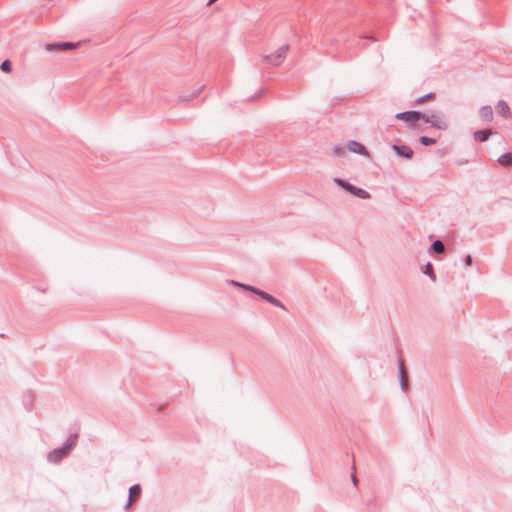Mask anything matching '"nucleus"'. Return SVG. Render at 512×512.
<instances>
[{"instance_id": "obj_5", "label": "nucleus", "mask_w": 512, "mask_h": 512, "mask_svg": "<svg viewBox=\"0 0 512 512\" xmlns=\"http://www.w3.org/2000/svg\"><path fill=\"white\" fill-rule=\"evenodd\" d=\"M396 118L405 122H416L422 119V113L417 111H407L398 113Z\"/></svg>"}, {"instance_id": "obj_14", "label": "nucleus", "mask_w": 512, "mask_h": 512, "mask_svg": "<svg viewBox=\"0 0 512 512\" xmlns=\"http://www.w3.org/2000/svg\"><path fill=\"white\" fill-rule=\"evenodd\" d=\"M490 134H491L490 130H481V131L475 132L474 137L476 140L483 142L488 139V136Z\"/></svg>"}, {"instance_id": "obj_11", "label": "nucleus", "mask_w": 512, "mask_h": 512, "mask_svg": "<svg viewBox=\"0 0 512 512\" xmlns=\"http://www.w3.org/2000/svg\"><path fill=\"white\" fill-rule=\"evenodd\" d=\"M140 493L141 487L139 485H134L130 488L128 506H130L139 497Z\"/></svg>"}, {"instance_id": "obj_6", "label": "nucleus", "mask_w": 512, "mask_h": 512, "mask_svg": "<svg viewBox=\"0 0 512 512\" xmlns=\"http://www.w3.org/2000/svg\"><path fill=\"white\" fill-rule=\"evenodd\" d=\"M70 450V445H67L63 448H60V449H56L54 451H52L49 455H48V459L50 462H53V463H57L59 462L64 456H66L68 454V451Z\"/></svg>"}, {"instance_id": "obj_7", "label": "nucleus", "mask_w": 512, "mask_h": 512, "mask_svg": "<svg viewBox=\"0 0 512 512\" xmlns=\"http://www.w3.org/2000/svg\"><path fill=\"white\" fill-rule=\"evenodd\" d=\"M78 43H71V42H64V43H57V44H49L46 46L47 50H73L78 47Z\"/></svg>"}, {"instance_id": "obj_20", "label": "nucleus", "mask_w": 512, "mask_h": 512, "mask_svg": "<svg viewBox=\"0 0 512 512\" xmlns=\"http://www.w3.org/2000/svg\"><path fill=\"white\" fill-rule=\"evenodd\" d=\"M400 369H401V373H402V385L405 386L406 385V382H405V372H404V365L403 363H401V366H400Z\"/></svg>"}, {"instance_id": "obj_16", "label": "nucleus", "mask_w": 512, "mask_h": 512, "mask_svg": "<svg viewBox=\"0 0 512 512\" xmlns=\"http://www.w3.org/2000/svg\"><path fill=\"white\" fill-rule=\"evenodd\" d=\"M434 97H435V95H434V94H432V93H430V94H427V95H425V96H423V97L418 98V99L416 100V103H417V104H423V103H425V102H426V101H428V100H433V99H434Z\"/></svg>"}, {"instance_id": "obj_24", "label": "nucleus", "mask_w": 512, "mask_h": 512, "mask_svg": "<svg viewBox=\"0 0 512 512\" xmlns=\"http://www.w3.org/2000/svg\"><path fill=\"white\" fill-rule=\"evenodd\" d=\"M202 89H203V87L199 88V89L197 90V93H196L195 95L200 94V92L202 91Z\"/></svg>"}, {"instance_id": "obj_25", "label": "nucleus", "mask_w": 512, "mask_h": 512, "mask_svg": "<svg viewBox=\"0 0 512 512\" xmlns=\"http://www.w3.org/2000/svg\"><path fill=\"white\" fill-rule=\"evenodd\" d=\"M356 481H357V479H356V477L354 476V477H353V482H354V483H356Z\"/></svg>"}, {"instance_id": "obj_4", "label": "nucleus", "mask_w": 512, "mask_h": 512, "mask_svg": "<svg viewBox=\"0 0 512 512\" xmlns=\"http://www.w3.org/2000/svg\"><path fill=\"white\" fill-rule=\"evenodd\" d=\"M231 283L233 285H235V286L242 287L244 289L250 290V291L258 294L260 297H262L263 299H265L269 303H271V304H273L275 306L281 307V304L279 303V301L277 299H275L274 297H272L271 295H269V294H267V293H265L263 291L256 290L253 287L246 286V285L240 284V283L235 282V281H232Z\"/></svg>"}, {"instance_id": "obj_22", "label": "nucleus", "mask_w": 512, "mask_h": 512, "mask_svg": "<svg viewBox=\"0 0 512 512\" xmlns=\"http://www.w3.org/2000/svg\"><path fill=\"white\" fill-rule=\"evenodd\" d=\"M465 262H466V264L471 265V263H472V258H471V256H470V255H468V256H467V258H466Z\"/></svg>"}, {"instance_id": "obj_3", "label": "nucleus", "mask_w": 512, "mask_h": 512, "mask_svg": "<svg viewBox=\"0 0 512 512\" xmlns=\"http://www.w3.org/2000/svg\"><path fill=\"white\" fill-rule=\"evenodd\" d=\"M334 182L341 186L342 188H344L346 191L350 192L351 194L361 198V199H368L370 198V195L368 192H366L365 190L361 189V188H357L345 181H343L342 179H339V178H335L334 179Z\"/></svg>"}, {"instance_id": "obj_21", "label": "nucleus", "mask_w": 512, "mask_h": 512, "mask_svg": "<svg viewBox=\"0 0 512 512\" xmlns=\"http://www.w3.org/2000/svg\"><path fill=\"white\" fill-rule=\"evenodd\" d=\"M427 274L431 275L433 278H434V275H433V271H432V265L431 264H428L427 265V268H426V271H425Z\"/></svg>"}, {"instance_id": "obj_18", "label": "nucleus", "mask_w": 512, "mask_h": 512, "mask_svg": "<svg viewBox=\"0 0 512 512\" xmlns=\"http://www.w3.org/2000/svg\"><path fill=\"white\" fill-rule=\"evenodd\" d=\"M1 69L2 71L8 73L11 71V63L9 60H5L2 64H1Z\"/></svg>"}, {"instance_id": "obj_13", "label": "nucleus", "mask_w": 512, "mask_h": 512, "mask_svg": "<svg viewBox=\"0 0 512 512\" xmlns=\"http://www.w3.org/2000/svg\"><path fill=\"white\" fill-rule=\"evenodd\" d=\"M498 162L502 165V166H511L512 165V154L511 153H506L502 156L499 157L498 159Z\"/></svg>"}, {"instance_id": "obj_15", "label": "nucleus", "mask_w": 512, "mask_h": 512, "mask_svg": "<svg viewBox=\"0 0 512 512\" xmlns=\"http://www.w3.org/2000/svg\"><path fill=\"white\" fill-rule=\"evenodd\" d=\"M432 248L436 253H442L444 251V245L440 240L435 241L432 244Z\"/></svg>"}, {"instance_id": "obj_10", "label": "nucleus", "mask_w": 512, "mask_h": 512, "mask_svg": "<svg viewBox=\"0 0 512 512\" xmlns=\"http://www.w3.org/2000/svg\"><path fill=\"white\" fill-rule=\"evenodd\" d=\"M497 113L504 118H508L510 116V108L505 101H499L496 106Z\"/></svg>"}, {"instance_id": "obj_23", "label": "nucleus", "mask_w": 512, "mask_h": 512, "mask_svg": "<svg viewBox=\"0 0 512 512\" xmlns=\"http://www.w3.org/2000/svg\"><path fill=\"white\" fill-rule=\"evenodd\" d=\"M217 0H209L208 2V5H212L213 3H215Z\"/></svg>"}, {"instance_id": "obj_12", "label": "nucleus", "mask_w": 512, "mask_h": 512, "mask_svg": "<svg viewBox=\"0 0 512 512\" xmlns=\"http://www.w3.org/2000/svg\"><path fill=\"white\" fill-rule=\"evenodd\" d=\"M393 149L397 152L398 155L404 156L406 158H411L413 151L407 146H393Z\"/></svg>"}, {"instance_id": "obj_8", "label": "nucleus", "mask_w": 512, "mask_h": 512, "mask_svg": "<svg viewBox=\"0 0 512 512\" xmlns=\"http://www.w3.org/2000/svg\"><path fill=\"white\" fill-rule=\"evenodd\" d=\"M347 148L349 151H351L353 153H357V154H361V155H365V156L368 155L367 149L362 144H360L356 141L349 142L347 145Z\"/></svg>"}, {"instance_id": "obj_2", "label": "nucleus", "mask_w": 512, "mask_h": 512, "mask_svg": "<svg viewBox=\"0 0 512 512\" xmlns=\"http://www.w3.org/2000/svg\"><path fill=\"white\" fill-rule=\"evenodd\" d=\"M422 120L426 123L431 124V126L439 129L446 130L448 128L447 120L440 114L432 113L430 115L422 114Z\"/></svg>"}, {"instance_id": "obj_19", "label": "nucleus", "mask_w": 512, "mask_h": 512, "mask_svg": "<svg viewBox=\"0 0 512 512\" xmlns=\"http://www.w3.org/2000/svg\"><path fill=\"white\" fill-rule=\"evenodd\" d=\"M334 152L338 156H344L345 155V149L343 147H335Z\"/></svg>"}, {"instance_id": "obj_17", "label": "nucleus", "mask_w": 512, "mask_h": 512, "mask_svg": "<svg viewBox=\"0 0 512 512\" xmlns=\"http://www.w3.org/2000/svg\"><path fill=\"white\" fill-rule=\"evenodd\" d=\"M420 142L423 145H433V144H435L436 141L433 138H429V137L423 136V137L420 138Z\"/></svg>"}, {"instance_id": "obj_1", "label": "nucleus", "mask_w": 512, "mask_h": 512, "mask_svg": "<svg viewBox=\"0 0 512 512\" xmlns=\"http://www.w3.org/2000/svg\"><path fill=\"white\" fill-rule=\"evenodd\" d=\"M289 50V44H282L279 47L272 50L269 54L265 55L263 57V60L270 65L280 66L284 62Z\"/></svg>"}, {"instance_id": "obj_9", "label": "nucleus", "mask_w": 512, "mask_h": 512, "mask_svg": "<svg viewBox=\"0 0 512 512\" xmlns=\"http://www.w3.org/2000/svg\"><path fill=\"white\" fill-rule=\"evenodd\" d=\"M479 117L484 121H492L493 119V110L490 106H484L479 110Z\"/></svg>"}]
</instances>
